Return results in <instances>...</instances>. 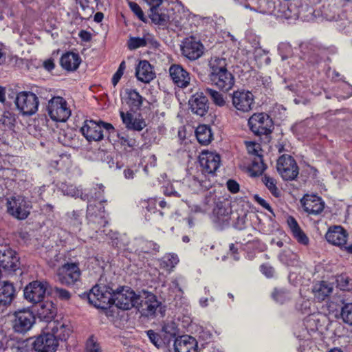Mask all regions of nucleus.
Listing matches in <instances>:
<instances>
[{"label":"nucleus","mask_w":352,"mask_h":352,"mask_svg":"<svg viewBox=\"0 0 352 352\" xmlns=\"http://www.w3.org/2000/svg\"><path fill=\"white\" fill-rule=\"evenodd\" d=\"M287 222L293 237L298 243L303 245H308L309 243V237L300 228L297 221L290 216L287 218Z\"/></svg>","instance_id":"obj_33"},{"label":"nucleus","mask_w":352,"mask_h":352,"mask_svg":"<svg viewBox=\"0 0 352 352\" xmlns=\"http://www.w3.org/2000/svg\"><path fill=\"white\" fill-rule=\"evenodd\" d=\"M254 201L261 205L262 207L267 210L270 212L274 214L273 210L270 205L263 198L259 197L258 195L254 196Z\"/></svg>","instance_id":"obj_60"},{"label":"nucleus","mask_w":352,"mask_h":352,"mask_svg":"<svg viewBox=\"0 0 352 352\" xmlns=\"http://www.w3.org/2000/svg\"><path fill=\"white\" fill-rule=\"evenodd\" d=\"M278 258L280 262L287 265H295L298 262V255L289 249L283 250Z\"/></svg>","instance_id":"obj_42"},{"label":"nucleus","mask_w":352,"mask_h":352,"mask_svg":"<svg viewBox=\"0 0 352 352\" xmlns=\"http://www.w3.org/2000/svg\"><path fill=\"white\" fill-rule=\"evenodd\" d=\"M56 295L62 300H68L70 298V293L62 288L56 287L54 290Z\"/></svg>","instance_id":"obj_62"},{"label":"nucleus","mask_w":352,"mask_h":352,"mask_svg":"<svg viewBox=\"0 0 352 352\" xmlns=\"http://www.w3.org/2000/svg\"><path fill=\"white\" fill-rule=\"evenodd\" d=\"M48 287L49 285L45 281H32L25 287L24 297L30 302H41L45 298Z\"/></svg>","instance_id":"obj_13"},{"label":"nucleus","mask_w":352,"mask_h":352,"mask_svg":"<svg viewBox=\"0 0 352 352\" xmlns=\"http://www.w3.org/2000/svg\"><path fill=\"white\" fill-rule=\"evenodd\" d=\"M272 296L276 302L280 304H283L291 298L289 292L283 288L274 289Z\"/></svg>","instance_id":"obj_46"},{"label":"nucleus","mask_w":352,"mask_h":352,"mask_svg":"<svg viewBox=\"0 0 352 352\" xmlns=\"http://www.w3.org/2000/svg\"><path fill=\"white\" fill-rule=\"evenodd\" d=\"M325 319L326 316L320 312L314 311L308 315L303 320V326L306 328V331L299 332L298 338L301 340L309 339L311 333L318 331Z\"/></svg>","instance_id":"obj_14"},{"label":"nucleus","mask_w":352,"mask_h":352,"mask_svg":"<svg viewBox=\"0 0 352 352\" xmlns=\"http://www.w3.org/2000/svg\"><path fill=\"white\" fill-rule=\"evenodd\" d=\"M160 305V302L156 299L155 296L151 294L147 296L146 300L143 305L144 307L143 309L146 316H152L156 312Z\"/></svg>","instance_id":"obj_39"},{"label":"nucleus","mask_w":352,"mask_h":352,"mask_svg":"<svg viewBox=\"0 0 352 352\" xmlns=\"http://www.w3.org/2000/svg\"><path fill=\"white\" fill-rule=\"evenodd\" d=\"M7 212L19 219H25L30 214V206L25 199L20 195L6 199Z\"/></svg>","instance_id":"obj_8"},{"label":"nucleus","mask_w":352,"mask_h":352,"mask_svg":"<svg viewBox=\"0 0 352 352\" xmlns=\"http://www.w3.org/2000/svg\"><path fill=\"white\" fill-rule=\"evenodd\" d=\"M278 51L282 57V60H285L292 54V48L289 43H281L278 45Z\"/></svg>","instance_id":"obj_54"},{"label":"nucleus","mask_w":352,"mask_h":352,"mask_svg":"<svg viewBox=\"0 0 352 352\" xmlns=\"http://www.w3.org/2000/svg\"><path fill=\"white\" fill-rule=\"evenodd\" d=\"M322 15L327 21H336L339 18V9L335 5L324 7Z\"/></svg>","instance_id":"obj_48"},{"label":"nucleus","mask_w":352,"mask_h":352,"mask_svg":"<svg viewBox=\"0 0 352 352\" xmlns=\"http://www.w3.org/2000/svg\"><path fill=\"white\" fill-rule=\"evenodd\" d=\"M179 261L178 256L174 253L166 254L159 260L160 267L168 272L173 270Z\"/></svg>","instance_id":"obj_37"},{"label":"nucleus","mask_w":352,"mask_h":352,"mask_svg":"<svg viewBox=\"0 0 352 352\" xmlns=\"http://www.w3.org/2000/svg\"><path fill=\"white\" fill-rule=\"evenodd\" d=\"M112 298L113 290L106 285H95L88 294L89 302L102 309L109 307Z\"/></svg>","instance_id":"obj_5"},{"label":"nucleus","mask_w":352,"mask_h":352,"mask_svg":"<svg viewBox=\"0 0 352 352\" xmlns=\"http://www.w3.org/2000/svg\"><path fill=\"white\" fill-rule=\"evenodd\" d=\"M113 131L114 127L111 124L92 120H85L80 128L81 133L89 142L100 141L104 138V133H111Z\"/></svg>","instance_id":"obj_3"},{"label":"nucleus","mask_w":352,"mask_h":352,"mask_svg":"<svg viewBox=\"0 0 352 352\" xmlns=\"http://www.w3.org/2000/svg\"><path fill=\"white\" fill-rule=\"evenodd\" d=\"M228 190L232 193H236L239 191V184L234 179H229L226 183Z\"/></svg>","instance_id":"obj_61"},{"label":"nucleus","mask_w":352,"mask_h":352,"mask_svg":"<svg viewBox=\"0 0 352 352\" xmlns=\"http://www.w3.org/2000/svg\"><path fill=\"white\" fill-rule=\"evenodd\" d=\"M137 244L139 248L136 251H138L139 254H151L153 252H159L160 250V245L152 241L140 239L137 241Z\"/></svg>","instance_id":"obj_38"},{"label":"nucleus","mask_w":352,"mask_h":352,"mask_svg":"<svg viewBox=\"0 0 352 352\" xmlns=\"http://www.w3.org/2000/svg\"><path fill=\"white\" fill-rule=\"evenodd\" d=\"M57 309L53 302L47 300L41 302L36 309V314L41 320L47 322L54 321L53 319L56 315Z\"/></svg>","instance_id":"obj_28"},{"label":"nucleus","mask_w":352,"mask_h":352,"mask_svg":"<svg viewBox=\"0 0 352 352\" xmlns=\"http://www.w3.org/2000/svg\"><path fill=\"white\" fill-rule=\"evenodd\" d=\"M12 326L14 331L25 333L31 329L35 322L33 313L29 309H21L14 314Z\"/></svg>","instance_id":"obj_12"},{"label":"nucleus","mask_w":352,"mask_h":352,"mask_svg":"<svg viewBox=\"0 0 352 352\" xmlns=\"http://www.w3.org/2000/svg\"><path fill=\"white\" fill-rule=\"evenodd\" d=\"M225 59L215 58L210 62V80L224 91L230 90L234 85V77L226 67Z\"/></svg>","instance_id":"obj_2"},{"label":"nucleus","mask_w":352,"mask_h":352,"mask_svg":"<svg viewBox=\"0 0 352 352\" xmlns=\"http://www.w3.org/2000/svg\"><path fill=\"white\" fill-rule=\"evenodd\" d=\"M15 288L8 281L0 283V313L4 312L11 305L15 296Z\"/></svg>","instance_id":"obj_21"},{"label":"nucleus","mask_w":352,"mask_h":352,"mask_svg":"<svg viewBox=\"0 0 352 352\" xmlns=\"http://www.w3.org/2000/svg\"><path fill=\"white\" fill-rule=\"evenodd\" d=\"M82 213L80 211H72L67 213V221L73 227L74 232L80 230V226L82 223Z\"/></svg>","instance_id":"obj_44"},{"label":"nucleus","mask_w":352,"mask_h":352,"mask_svg":"<svg viewBox=\"0 0 352 352\" xmlns=\"http://www.w3.org/2000/svg\"><path fill=\"white\" fill-rule=\"evenodd\" d=\"M245 146L249 154L254 155L258 158L261 157V155L259 153L261 151V146L259 144L254 142H245Z\"/></svg>","instance_id":"obj_53"},{"label":"nucleus","mask_w":352,"mask_h":352,"mask_svg":"<svg viewBox=\"0 0 352 352\" xmlns=\"http://www.w3.org/2000/svg\"><path fill=\"white\" fill-rule=\"evenodd\" d=\"M17 109L23 115L32 116L38 111L39 104L36 95L30 91L19 92L15 99Z\"/></svg>","instance_id":"obj_7"},{"label":"nucleus","mask_w":352,"mask_h":352,"mask_svg":"<svg viewBox=\"0 0 352 352\" xmlns=\"http://www.w3.org/2000/svg\"><path fill=\"white\" fill-rule=\"evenodd\" d=\"M300 58L307 63L314 65L320 61V50L317 46L310 43H304L300 45Z\"/></svg>","instance_id":"obj_25"},{"label":"nucleus","mask_w":352,"mask_h":352,"mask_svg":"<svg viewBox=\"0 0 352 352\" xmlns=\"http://www.w3.org/2000/svg\"><path fill=\"white\" fill-rule=\"evenodd\" d=\"M58 280L63 285H72L80 278L81 271L79 263L74 261H66L56 271Z\"/></svg>","instance_id":"obj_6"},{"label":"nucleus","mask_w":352,"mask_h":352,"mask_svg":"<svg viewBox=\"0 0 352 352\" xmlns=\"http://www.w3.org/2000/svg\"><path fill=\"white\" fill-rule=\"evenodd\" d=\"M129 6L133 13L138 17V19L144 21V12L140 6L137 3L132 1L129 2Z\"/></svg>","instance_id":"obj_58"},{"label":"nucleus","mask_w":352,"mask_h":352,"mask_svg":"<svg viewBox=\"0 0 352 352\" xmlns=\"http://www.w3.org/2000/svg\"><path fill=\"white\" fill-rule=\"evenodd\" d=\"M341 318L345 323L352 326V302L346 303L342 307Z\"/></svg>","instance_id":"obj_52"},{"label":"nucleus","mask_w":352,"mask_h":352,"mask_svg":"<svg viewBox=\"0 0 352 352\" xmlns=\"http://www.w3.org/2000/svg\"><path fill=\"white\" fill-rule=\"evenodd\" d=\"M338 285L342 290H350L351 289V280L344 276H340L337 279Z\"/></svg>","instance_id":"obj_56"},{"label":"nucleus","mask_w":352,"mask_h":352,"mask_svg":"<svg viewBox=\"0 0 352 352\" xmlns=\"http://www.w3.org/2000/svg\"><path fill=\"white\" fill-rule=\"evenodd\" d=\"M261 179L274 197H279L280 196V190L278 188L276 180L274 177L268 175H264Z\"/></svg>","instance_id":"obj_41"},{"label":"nucleus","mask_w":352,"mask_h":352,"mask_svg":"<svg viewBox=\"0 0 352 352\" xmlns=\"http://www.w3.org/2000/svg\"><path fill=\"white\" fill-rule=\"evenodd\" d=\"M182 54L190 60L198 58V42L195 36H190L184 39L181 46Z\"/></svg>","instance_id":"obj_32"},{"label":"nucleus","mask_w":352,"mask_h":352,"mask_svg":"<svg viewBox=\"0 0 352 352\" xmlns=\"http://www.w3.org/2000/svg\"><path fill=\"white\" fill-rule=\"evenodd\" d=\"M169 74L173 82L178 87H186L190 82L189 74L180 65H173L169 68Z\"/></svg>","instance_id":"obj_24"},{"label":"nucleus","mask_w":352,"mask_h":352,"mask_svg":"<svg viewBox=\"0 0 352 352\" xmlns=\"http://www.w3.org/2000/svg\"><path fill=\"white\" fill-rule=\"evenodd\" d=\"M276 169L284 180H294L298 175L297 164L289 155H283L278 159Z\"/></svg>","instance_id":"obj_10"},{"label":"nucleus","mask_w":352,"mask_h":352,"mask_svg":"<svg viewBox=\"0 0 352 352\" xmlns=\"http://www.w3.org/2000/svg\"><path fill=\"white\" fill-rule=\"evenodd\" d=\"M268 52L263 50L261 47L256 48L254 52L255 60L259 65H269L271 62L270 58L267 56Z\"/></svg>","instance_id":"obj_47"},{"label":"nucleus","mask_w":352,"mask_h":352,"mask_svg":"<svg viewBox=\"0 0 352 352\" xmlns=\"http://www.w3.org/2000/svg\"><path fill=\"white\" fill-rule=\"evenodd\" d=\"M213 140L211 128L208 124H199V144L207 145Z\"/></svg>","instance_id":"obj_40"},{"label":"nucleus","mask_w":352,"mask_h":352,"mask_svg":"<svg viewBox=\"0 0 352 352\" xmlns=\"http://www.w3.org/2000/svg\"><path fill=\"white\" fill-rule=\"evenodd\" d=\"M122 122L129 130L140 131L146 127L145 120L140 116H134L131 112H120Z\"/></svg>","instance_id":"obj_26"},{"label":"nucleus","mask_w":352,"mask_h":352,"mask_svg":"<svg viewBox=\"0 0 352 352\" xmlns=\"http://www.w3.org/2000/svg\"><path fill=\"white\" fill-rule=\"evenodd\" d=\"M248 124L251 131L256 135H267L272 132L273 122L270 117L264 113L252 116Z\"/></svg>","instance_id":"obj_11"},{"label":"nucleus","mask_w":352,"mask_h":352,"mask_svg":"<svg viewBox=\"0 0 352 352\" xmlns=\"http://www.w3.org/2000/svg\"><path fill=\"white\" fill-rule=\"evenodd\" d=\"M190 109L192 113L198 114V98H195L189 100Z\"/></svg>","instance_id":"obj_64"},{"label":"nucleus","mask_w":352,"mask_h":352,"mask_svg":"<svg viewBox=\"0 0 352 352\" xmlns=\"http://www.w3.org/2000/svg\"><path fill=\"white\" fill-rule=\"evenodd\" d=\"M127 46L130 50H133L142 47L157 48L160 44L153 34L146 32L143 34L142 37H130L127 42Z\"/></svg>","instance_id":"obj_22"},{"label":"nucleus","mask_w":352,"mask_h":352,"mask_svg":"<svg viewBox=\"0 0 352 352\" xmlns=\"http://www.w3.org/2000/svg\"><path fill=\"white\" fill-rule=\"evenodd\" d=\"M208 110V99L201 94H199V116H202Z\"/></svg>","instance_id":"obj_59"},{"label":"nucleus","mask_w":352,"mask_h":352,"mask_svg":"<svg viewBox=\"0 0 352 352\" xmlns=\"http://www.w3.org/2000/svg\"><path fill=\"white\" fill-rule=\"evenodd\" d=\"M125 94L126 96L125 100L131 111L139 110L143 103L142 96L135 89H126Z\"/></svg>","instance_id":"obj_35"},{"label":"nucleus","mask_w":352,"mask_h":352,"mask_svg":"<svg viewBox=\"0 0 352 352\" xmlns=\"http://www.w3.org/2000/svg\"><path fill=\"white\" fill-rule=\"evenodd\" d=\"M232 101L233 106L242 112L250 111L254 104V96L245 90H238L233 92Z\"/></svg>","instance_id":"obj_19"},{"label":"nucleus","mask_w":352,"mask_h":352,"mask_svg":"<svg viewBox=\"0 0 352 352\" xmlns=\"http://www.w3.org/2000/svg\"><path fill=\"white\" fill-rule=\"evenodd\" d=\"M232 208L229 200L223 199L215 203L212 210V220L219 225L228 223L231 218Z\"/></svg>","instance_id":"obj_17"},{"label":"nucleus","mask_w":352,"mask_h":352,"mask_svg":"<svg viewBox=\"0 0 352 352\" xmlns=\"http://www.w3.org/2000/svg\"><path fill=\"white\" fill-rule=\"evenodd\" d=\"M81 62V59L78 54L74 52H67L64 54L60 60L61 67L67 71L76 70Z\"/></svg>","instance_id":"obj_34"},{"label":"nucleus","mask_w":352,"mask_h":352,"mask_svg":"<svg viewBox=\"0 0 352 352\" xmlns=\"http://www.w3.org/2000/svg\"><path fill=\"white\" fill-rule=\"evenodd\" d=\"M19 266L16 252L9 246L0 247V267L8 272H15Z\"/></svg>","instance_id":"obj_18"},{"label":"nucleus","mask_w":352,"mask_h":352,"mask_svg":"<svg viewBox=\"0 0 352 352\" xmlns=\"http://www.w3.org/2000/svg\"><path fill=\"white\" fill-rule=\"evenodd\" d=\"M325 239L328 243L343 249L346 245L348 233L341 226H333L328 229Z\"/></svg>","instance_id":"obj_20"},{"label":"nucleus","mask_w":352,"mask_h":352,"mask_svg":"<svg viewBox=\"0 0 352 352\" xmlns=\"http://www.w3.org/2000/svg\"><path fill=\"white\" fill-rule=\"evenodd\" d=\"M0 352H19L15 340L8 337L2 329H0Z\"/></svg>","instance_id":"obj_36"},{"label":"nucleus","mask_w":352,"mask_h":352,"mask_svg":"<svg viewBox=\"0 0 352 352\" xmlns=\"http://www.w3.org/2000/svg\"><path fill=\"white\" fill-rule=\"evenodd\" d=\"M333 285L327 281H317L311 288L314 298L318 302L324 301L332 293Z\"/></svg>","instance_id":"obj_31"},{"label":"nucleus","mask_w":352,"mask_h":352,"mask_svg":"<svg viewBox=\"0 0 352 352\" xmlns=\"http://www.w3.org/2000/svg\"><path fill=\"white\" fill-rule=\"evenodd\" d=\"M138 298L135 292L128 287H122L113 291L112 304L117 307L128 310L134 307Z\"/></svg>","instance_id":"obj_9"},{"label":"nucleus","mask_w":352,"mask_h":352,"mask_svg":"<svg viewBox=\"0 0 352 352\" xmlns=\"http://www.w3.org/2000/svg\"><path fill=\"white\" fill-rule=\"evenodd\" d=\"M47 328L51 331L50 333L54 335L57 340H66L71 333L69 324L64 320L50 322Z\"/></svg>","instance_id":"obj_23"},{"label":"nucleus","mask_w":352,"mask_h":352,"mask_svg":"<svg viewBox=\"0 0 352 352\" xmlns=\"http://www.w3.org/2000/svg\"><path fill=\"white\" fill-rule=\"evenodd\" d=\"M296 309L303 314H311L315 311L312 301L309 299L301 298L296 304Z\"/></svg>","instance_id":"obj_45"},{"label":"nucleus","mask_w":352,"mask_h":352,"mask_svg":"<svg viewBox=\"0 0 352 352\" xmlns=\"http://www.w3.org/2000/svg\"><path fill=\"white\" fill-rule=\"evenodd\" d=\"M135 76L138 80L148 83L155 77V73L149 62L143 60L136 66Z\"/></svg>","instance_id":"obj_29"},{"label":"nucleus","mask_w":352,"mask_h":352,"mask_svg":"<svg viewBox=\"0 0 352 352\" xmlns=\"http://www.w3.org/2000/svg\"><path fill=\"white\" fill-rule=\"evenodd\" d=\"M261 271L267 278H271L274 276V270L270 265H262L261 266Z\"/></svg>","instance_id":"obj_63"},{"label":"nucleus","mask_w":352,"mask_h":352,"mask_svg":"<svg viewBox=\"0 0 352 352\" xmlns=\"http://www.w3.org/2000/svg\"><path fill=\"white\" fill-rule=\"evenodd\" d=\"M47 111L52 120L60 122L67 121L72 113L67 102L60 96L52 97L48 101Z\"/></svg>","instance_id":"obj_4"},{"label":"nucleus","mask_w":352,"mask_h":352,"mask_svg":"<svg viewBox=\"0 0 352 352\" xmlns=\"http://www.w3.org/2000/svg\"><path fill=\"white\" fill-rule=\"evenodd\" d=\"M304 210L310 214H318L324 210V202L316 195H306L302 199Z\"/></svg>","instance_id":"obj_30"},{"label":"nucleus","mask_w":352,"mask_h":352,"mask_svg":"<svg viewBox=\"0 0 352 352\" xmlns=\"http://www.w3.org/2000/svg\"><path fill=\"white\" fill-rule=\"evenodd\" d=\"M94 195L92 192L90 195L88 193H83L80 189L77 187L69 185L64 186L62 191L65 195L80 198L83 200L87 199L89 203L87 210V218L89 228L96 233H99L102 235L105 233V229H103L108 223L107 220L104 216V207L103 206L104 200L102 199V195L104 192V186L102 184L98 185L97 188H94Z\"/></svg>","instance_id":"obj_1"},{"label":"nucleus","mask_w":352,"mask_h":352,"mask_svg":"<svg viewBox=\"0 0 352 352\" xmlns=\"http://www.w3.org/2000/svg\"><path fill=\"white\" fill-rule=\"evenodd\" d=\"M162 331L171 336H175L177 333V327L173 322L164 324L162 327Z\"/></svg>","instance_id":"obj_57"},{"label":"nucleus","mask_w":352,"mask_h":352,"mask_svg":"<svg viewBox=\"0 0 352 352\" xmlns=\"http://www.w3.org/2000/svg\"><path fill=\"white\" fill-rule=\"evenodd\" d=\"M212 327H210V328L206 327H199V342L201 341H204V343L201 345L204 346L206 344L209 343L212 338Z\"/></svg>","instance_id":"obj_51"},{"label":"nucleus","mask_w":352,"mask_h":352,"mask_svg":"<svg viewBox=\"0 0 352 352\" xmlns=\"http://www.w3.org/2000/svg\"><path fill=\"white\" fill-rule=\"evenodd\" d=\"M150 19L155 24L162 26L166 25L169 21V16L165 13L160 12L157 8L151 10Z\"/></svg>","instance_id":"obj_43"},{"label":"nucleus","mask_w":352,"mask_h":352,"mask_svg":"<svg viewBox=\"0 0 352 352\" xmlns=\"http://www.w3.org/2000/svg\"><path fill=\"white\" fill-rule=\"evenodd\" d=\"M266 167L261 157L258 158V161L254 160L250 168V175L252 177L261 175Z\"/></svg>","instance_id":"obj_49"},{"label":"nucleus","mask_w":352,"mask_h":352,"mask_svg":"<svg viewBox=\"0 0 352 352\" xmlns=\"http://www.w3.org/2000/svg\"><path fill=\"white\" fill-rule=\"evenodd\" d=\"M197 340L188 335L177 338L174 342L175 352H197Z\"/></svg>","instance_id":"obj_27"},{"label":"nucleus","mask_w":352,"mask_h":352,"mask_svg":"<svg viewBox=\"0 0 352 352\" xmlns=\"http://www.w3.org/2000/svg\"><path fill=\"white\" fill-rule=\"evenodd\" d=\"M220 165V156L207 150L201 151L199 155V166L204 175H214Z\"/></svg>","instance_id":"obj_15"},{"label":"nucleus","mask_w":352,"mask_h":352,"mask_svg":"<svg viewBox=\"0 0 352 352\" xmlns=\"http://www.w3.org/2000/svg\"><path fill=\"white\" fill-rule=\"evenodd\" d=\"M206 94L210 97V99L216 105L219 107H223L225 105L226 101L223 95L217 91L210 88H207L206 89Z\"/></svg>","instance_id":"obj_50"},{"label":"nucleus","mask_w":352,"mask_h":352,"mask_svg":"<svg viewBox=\"0 0 352 352\" xmlns=\"http://www.w3.org/2000/svg\"><path fill=\"white\" fill-rule=\"evenodd\" d=\"M86 352H102L99 344L93 337L89 338L87 341Z\"/></svg>","instance_id":"obj_55"},{"label":"nucleus","mask_w":352,"mask_h":352,"mask_svg":"<svg viewBox=\"0 0 352 352\" xmlns=\"http://www.w3.org/2000/svg\"><path fill=\"white\" fill-rule=\"evenodd\" d=\"M32 346L36 352H55L58 342L54 335L47 332L36 337L32 342Z\"/></svg>","instance_id":"obj_16"}]
</instances>
